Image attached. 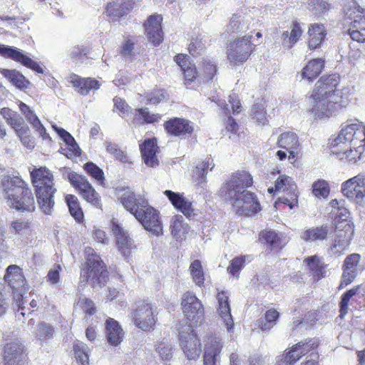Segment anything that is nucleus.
<instances>
[{"label":"nucleus","mask_w":365,"mask_h":365,"mask_svg":"<svg viewBox=\"0 0 365 365\" xmlns=\"http://www.w3.org/2000/svg\"><path fill=\"white\" fill-rule=\"evenodd\" d=\"M275 189L278 192H283L287 195V196L278 198L275 202L276 206L282 204L292 209L298 205L297 185L291 177L280 175L275 180Z\"/></svg>","instance_id":"16"},{"label":"nucleus","mask_w":365,"mask_h":365,"mask_svg":"<svg viewBox=\"0 0 365 365\" xmlns=\"http://www.w3.org/2000/svg\"><path fill=\"white\" fill-rule=\"evenodd\" d=\"M22 345L16 341L6 343L4 349L5 365H21L26 360Z\"/></svg>","instance_id":"34"},{"label":"nucleus","mask_w":365,"mask_h":365,"mask_svg":"<svg viewBox=\"0 0 365 365\" xmlns=\"http://www.w3.org/2000/svg\"><path fill=\"white\" fill-rule=\"evenodd\" d=\"M68 82L78 94L84 96L88 95L91 91L98 90L101 87L100 82L96 78H84L75 73L70 75Z\"/></svg>","instance_id":"32"},{"label":"nucleus","mask_w":365,"mask_h":365,"mask_svg":"<svg viewBox=\"0 0 365 365\" xmlns=\"http://www.w3.org/2000/svg\"><path fill=\"white\" fill-rule=\"evenodd\" d=\"M303 35V29L301 24L294 20L292 21L289 31H284L281 34V43L282 46L285 49L292 48L302 38Z\"/></svg>","instance_id":"39"},{"label":"nucleus","mask_w":365,"mask_h":365,"mask_svg":"<svg viewBox=\"0 0 365 365\" xmlns=\"http://www.w3.org/2000/svg\"><path fill=\"white\" fill-rule=\"evenodd\" d=\"M0 114L5 119L6 123L14 130L22 144L28 148H33L34 141L31 137L30 129L25 123L23 118L9 108H1Z\"/></svg>","instance_id":"11"},{"label":"nucleus","mask_w":365,"mask_h":365,"mask_svg":"<svg viewBox=\"0 0 365 365\" xmlns=\"http://www.w3.org/2000/svg\"><path fill=\"white\" fill-rule=\"evenodd\" d=\"M179 342L185 356L189 360L199 358L202 351L201 343L192 326L179 328Z\"/></svg>","instance_id":"12"},{"label":"nucleus","mask_w":365,"mask_h":365,"mask_svg":"<svg viewBox=\"0 0 365 365\" xmlns=\"http://www.w3.org/2000/svg\"><path fill=\"white\" fill-rule=\"evenodd\" d=\"M251 116L258 125H265L267 122V111L264 107L259 103H255L252 108Z\"/></svg>","instance_id":"62"},{"label":"nucleus","mask_w":365,"mask_h":365,"mask_svg":"<svg viewBox=\"0 0 365 365\" xmlns=\"http://www.w3.org/2000/svg\"><path fill=\"white\" fill-rule=\"evenodd\" d=\"M361 257L358 253H352L346 257L342 264V274L338 289H342L352 283L358 274Z\"/></svg>","instance_id":"23"},{"label":"nucleus","mask_w":365,"mask_h":365,"mask_svg":"<svg viewBox=\"0 0 365 365\" xmlns=\"http://www.w3.org/2000/svg\"><path fill=\"white\" fill-rule=\"evenodd\" d=\"M162 22V15L155 14L150 15L143 24L145 35L155 46L160 45L164 38Z\"/></svg>","instance_id":"29"},{"label":"nucleus","mask_w":365,"mask_h":365,"mask_svg":"<svg viewBox=\"0 0 365 365\" xmlns=\"http://www.w3.org/2000/svg\"><path fill=\"white\" fill-rule=\"evenodd\" d=\"M112 232L115 239V245L118 252L127 261L132 257L133 252L137 249L133 240L123 227L117 222L112 223Z\"/></svg>","instance_id":"21"},{"label":"nucleus","mask_w":365,"mask_h":365,"mask_svg":"<svg viewBox=\"0 0 365 365\" xmlns=\"http://www.w3.org/2000/svg\"><path fill=\"white\" fill-rule=\"evenodd\" d=\"M214 167L213 161L210 158H205L200 164L195 167L194 174L198 180V183H203L205 182L206 175L207 170L210 168L212 170Z\"/></svg>","instance_id":"56"},{"label":"nucleus","mask_w":365,"mask_h":365,"mask_svg":"<svg viewBox=\"0 0 365 365\" xmlns=\"http://www.w3.org/2000/svg\"><path fill=\"white\" fill-rule=\"evenodd\" d=\"M65 202L68 207L71 215L78 222H81L84 220V214L78 198L73 194H67L65 196Z\"/></svg>","instance_id":"49"},{"label":"nucleus","mask_w":365,"mask_h":365,"mask_svg":"<svg viewBox=\"0 0 365 365\" xmlns=\"http://www.w3.org/2000/svg\"><path fill=\"white\" fill-rule=\"evenodd\" d=\"M163 128L169 137L184 139L190 137L195 132L194 123L185 118L173 117L163 123Z\"/></svg>","instance_id":"18"},{"label":"nucleus","mask_w":365,"mask_h":365,"mask_svg":"<svg viewBox=\"0 0 365 365\" xmlns=\"http://www.w3.org/2000/svg\"><path fill=\"white\" fill-rule=\"evenodd\" d=\"M340 81V76L332 73L322 76L316 82L310 96L314 102L311 112L315 118H330L349 106L352 92L349 88L337 91Z\"/></svg>","instance_id":"1"},{"label":"nucleus","mask_w":365,"mask_h":365,"mask_svg":"<svg viewBox=\"0 0 365 365\" xmlns=\"http://www.w3.org/2000/svg\"><path fill=\"white\" fill-rule=\"evenodd\" d=\"M181 310L189 326H197L200 324L205 317V309L201 300L192 291H186L181 297Z\"/></svg>","instance_id":"10"},{"label":"nucleus","mask_w":365,"mask_h":365,"mask_svg":"<svg viewBox=\"0 0 365 365\" xmlns=\"http://www.w3.org/2000/svg\"><path fill=\"white\" fill-rule=\"evenodd\" d=\"M130 316L133 324L143 331H152L158 322L156 308L147 299L136 302Z\"/></svg>","instance_id":"6"},{"label":"nucleus","mask_w":365,"mask_h":365,"mask_svg":"<svg viewBox=\"0 0 365 365\" xmlns=\"http://www.w3.org/2000/svg\"><path fill=\"white\" fill-rule=\"evenodd\" d=\"M329 192V185L326 180L318 179L312 184V193L317 197L327 198Z\"/></svg>","instance_id":"60"},{"label":"nucleus","mask_w":365,"mask_h":365,"mask_svg":"<svg viewBox=\"0 0 365 365\" xmlns=\"http://www.w3.org/2000/svg\"><path fill=\"white\" fill-rule=\"evenodd\" d=\"M248 255H240L232 259L227 267V272L235 278H239L241 271L245 268Z\"/></svg>","instance_id":"54"},{"label":"nucleus","mask_w":365,"mask_h":365,"mask_svg":"<svg viewBox=\"0 0 365 365\" xmlns=\"http://www.w3.org/2000/svg\"><path fill=\"white\" fill-rule=\"evenodd\" d=\"M331 233L329 227L327 224H323L306 228L302 232L300 237L306 242H323L328 239Z\"/></svg>","instance_id":"40"},{"label":"nucleus","mask_w":365,"mask_h":365,"mask_svg":"<svg viewBox=\"0 0 365 365\" xmlns=\"http://www.w3.org/2000/svg\"><path fill=\"white\" fill-rule=\"evenodd\" d=\"M19 108L21 113L25 116L26 120L32 125L36 131L44 138L46 135V130L34 111L22 101H20Z\"/></svg>","instance_id":"47"},{"label":"nucleus","mask_w":365,"mask_h":365,"mask_svg":"<svg viewBox=\"0 0 365 365\" xmlns=\"http://www.w3.org/2000/svg\"><path fill=\"white\" fill-rule=\"evenodd\" d=\"M362 290L363 285L359 284L354 286L341 294L339 302V317L341 319H344L348 314L349 304L352 305L354 303L358 302L360 299L365 301V292H361Z\"/></svg>","instance_id":"30"},{"label":"nucleus","mask_w":365,"mask_h":365,"mask_svg":"<svg viewBox=\"0 0 365 365\" xmlns=\"http://www.w3.org/2000/svg\"><path fill=\"white\" fill-rule=\"evenodd\" d=\"M253 178L251 174L245 170H237L230 175V177L222 185L220 192L225 196H231L242 192L243 190L253 185Z\"/></svg>","instance_id":"15"},{"label":"nucleus","mask_w":365,"mask_h":365,"mask_svg":"<svg viewBox=\"0 0 365 365\" xmlns=\"http://www.w3.org/2000/svg\"><path fill=\"white\" fill-rule=\"evenodd\" d=\"M324 67V61L322 58L310 60L302 70V78L312 82L320 75Z\"/></svg>","instance_id":"44"},{"label":"nucleus","mask_w":365,"mask_h":365,"mask_svg":"<svg viewBox=\"0 0 365 365\" xmlns=\"http://www.w3.org/2000/svg\"><path fill=\"white\" fill-rule=\"evenodd\" d=\"M252 35H245L230 41L227 45L226 56L232 66H242L256 50Z\"/></svg>","instance_id":"7"},{"label":"nucleus","mask_w":365,"mask_h":365,"mask_svg":"<svg viewBox=\"0 0 365 365\" xmlns=\"http://www.w3.org/2000/svg\"><path fill=\"white\" fill-rule=\"evenodd\" d=\"M135 41L133 37L124 40L119 49V54L125 59L134 58Z\"/></svg>","instance_id":"58"},{"label":"nucleus","mask_w":365,"mask_h":365,"mask_svg":"<svg viewBox=\"0 0 365 365\" xmlns=\"http://www.w3.org/2000/svg\"><path fill=\"white\" fill-rule=\"evenodd\" d=\"M358 134H362L364 136V133L359 128V125L358 124H350L341 130L339 132V139L344 138L350 143L353 142L354 136Z\"/></svg>","instance_id":"59"},{"label":"nucleus","mask_w":365,"mask_h":365,"mask_svg":"<svg viewBox=\"0 0 365 365\" xmlns=\"http://www.w3.org/2000/svg\"><path fill=\"white\" fill-rule=\"evenodd\" d=\"M281 314L275 308H269L264 312L262 317L257 322V327L262 331H269L277 324Z\"/></svg>","instance_id":"46"},{"label":"nucleus","mask_w":365,"mask_h":365,"mask_svg":"<svg viewBox=\"0 0 365 365\" xmlns=\"http://www.w3.org/2000/svg\"><path fill=\"white\" fill-rule=\"evenodd\" d=\"M214 167L213 161L210 158H205L200 164L195 167L194 174L198 180V183H203L205 182L206 175L207 170L210 168L212 170Z\"/></svg>","instance_id":"57"},{"label":"nucleus","mask_w":365,"mask_h":365,"mask_svg":"<svg viewBox=\"0 0 365 365\" xmlns=\"http://www.w3.org/2000/svg\"><path fill=\"white\" fill-rule=\"evenodd\" d=\"M142 160L144 163L150 168H154L159 165V160L157 154L160 152V148L158 145V139L155 137L146 138L139 145Z\"/></svg>","instance_id":"31"},{"label":"nucleus","mask_w":365,"mask_h":365,"mask_svg":"<svg viewBox=\"0 0 365 365\" xmlns=\"http://www.w3.org/2000/svg\"><path fill=\"white\" fill-rule=\"evenodd\" d=\"M258 242L269 252L277 253L281 252L287 243L283 233L268 228L259 232Z\"/></svg>","instance_id":"22"},{"label":"nucleus","mask_w":365,"mask_h":365,"mask_svg":"<svg viewBox=\"0 0 365 365\" xmlns=\"http://www.w3.org/2000/svg\"><path fill=\"white\" fill-rule=\"evenodd\" d=\"M56 130L58 134L66 142L68 147L66 155L68 158L80 156L81 149L76 143L74 138L63 128H57Z\"/></svg>","instance_id":"51"},{"label":"nucleus","mask_w":365,"mask_h":365,"mask_svg":"<svg viewBox=\"0 0 365 365\" xmlns=\"http://www.w3.org/2000/svg\"><path fill=\"white\" fill-rule=\"evenodd\" d=\"M343 21L349 26L350 38L358 43H365V9L356 3L345 6Z\"/></svg>","instance_id":"5"},{"label":"nucleus","mask_w":365,"mask_h":365,"mask_svg":"<svg viewBox=\"0 0 365 365\" xmlns=\"http://www.w3.org/2000/svg\"><path fill=\"white\" fill-rule=\"evenodd\" d=\"M364 144H361L356 148H350L342 151L341 150H334V153L337 158L345 163L352 165L359 162L364 152Z\"/></svg>","instance_id":"45"},{"label":"nucleus","mask_w":365,"mask_h":365,"mask_svg":"<svg viewBox=\"0 0 365 365\" xmlns=\"http://www.w3.org/2000/svg\"><path fill=\"white\" fill-rule=\"evenodd\" d=\"M135 6L134 0H113L106 5L104 14L110 21H118L130 14Z\"/></svg>","instance_id":"24"},{"label":"nucleus","mask_w":365,"mask_h":365,"mask_svg":"<svg viewBox=\"0 0 365 365\" xmlns=\"http://www.w3.org/2000/svg\"><path fill=\"white\" fill-rule=\"evenodd\" d=\"M74 356L78 365H88L89 356L85 343L78 341L73 346Z\"/></svg>","instance_id":"55"},{"label":"nucleus","mask_w":365,"mask_h":365,"mask_svg":"<svg viewBox=\"0 0 365 365\" xmlns=\"http://www.w3.org/2000/svg\"><path fill=\"white\" fill-rule=\"evenodd\" d=\"M1 186L7 203L30 188L20 175H4L1 180Z\"/></svg>","instance_id":"19"},{"label":"nucleus","mask_w":365,"mask_h":365,"mask_svg":"<svg viewBox=\"0 0 365 365\" xmlns=\"http://www.w3.org/2000/svg\"><path fill=\"white\" fill-rule=\"evenodd\" d=\"M1 74L6 78L13 85L19 89H26L30 82L19 71L14 69H2Z\"/></svg>","instance_id":"50"},{"label":"nucleus","mask_w":365,"mask_h":365,"mask_svg":"<svg viewBox=\"0 0 365 365\" xmlns=\"http://www.w3.org/2000/svg\"><path fill=\"white\" fill-rule=\"evenodd\" d=\"M228 197L231 201L234 211L240 216L252 217L262 210L257 195L247 190L237 192L235 195Z\"/></svg>","instance_id":"9"},{"label":"nucleus","mask_w":365,"mask_h":365,"mask_svg":"<svg viewBox=\"0 0 365 365\" xmlns=\"http://www.w3.org/2000/svg\"><path fill=\"white\" fill-rule=\"evenodd\" d=\"M5 284L9 287L13 294H16V300L19 309H22L23 295L25 290L26 278L23 269L16 264H11L6 269L4 276Z\"/></svg>","instance_id":"13"},{"label":"nucleus","mask_w":365,"mask_h":365,"mask_svg":"<svg viewBox=\"0 0 365 365\" xmlns=\"http://www.w3.org/2000/svg\"><path fill=\"white\" fill-rule=\"evenodd\" d=\"M163 194L168 197L172 205L186 217L190 218L195 215L192 202L187 200L182 193L166 190Z\"/></svg>","instance_id":"33"},{"label":"nucleus","mask_w":365,"mask_h":365,"mask_svg":"<svg viewBox=\"0 0 365 365\" xmlns=\"http://www.w3.org/2000/svg\"><path fill=\"white\" fill-rule=\"evenodd\" d=\"M30 177L41 211L47 215H51L56 192L53 173L46 167L34 168L30 171Z\"/></svg>","instance_id":"2"},{"label":"nucleus","mask_w":365,"mask_h":365,"mask_svg":"<svg viewBox=\"0 0 365 365\" xmlns=\"http://www.w3.org/2000/svg\"><path fill=\"white\" fill-rule=\"evenodd\" d=\"M67 178L71 186L83 200L97 209H103L101 195L86 176L71 171L68 173Z\"/></svg>","instance_id":"8"},{"label":"nucleus","mask_w":365,"mask_h":365,"mask_svg":"<svg viewBox=\"0 0 365 365\" xmlns=\"http://www.w3.org/2000/svg\"><path fill=\"white\" fill-rule=\"evenodd\" d=\"M218 302L217 312L224 320L229 331L233 329L234 322L230 312L229 297L226 292L220 291L217 294Z\"/></svg>","instance_id":"41"},{"label":"nucleus","mask_w":365,"mask_h":365,"mask_svg":"<svg viewBox=\"0 0 365 365\" xmlns=\"http://www.w3.org/2000/svg\"><path fill=\"white\" fill-rule=\"evenodd\" d=\"M191 278L196 286L202 287L205 284V273L201 261L195 259L189 267Z\"/></svg>","instance_id":"53"},{"label":"nucleus","mask_w":365,"mask_h":365,"mask_svg":"<svg viewBox=\"0 0 365 365\" xmlns=\"http://www.w3.org/2000/svg\"><path fill=\"white\" fill-rule=\"evenodd\" d=\"M83 169L98 185L103 187L106 186L104 172L96 163L91 161L87 162L83 165Z\"/></svg>","instance_id":"52"},{"label":"nucleus","mask_w":365,"mask_h":365,"mask_svg":"<svg viewBox=\"0 0 365 365\" xmlns=\"http://www.w3.org/2000/svg\"><path fill=\"white\" fill-rule=\"evenodd\" d=\"M146 103L157 106L168 98V94L165 89H155L145 96Z\"/></svg>","instance_id":"61"},{"label":"nucleus","mask_w":365,"mask_h":365,"mask_svg":"<svg viewBox=\"0 0 365 365\" xmlns=\"http://www.w3.org/2000/svg\"><path fill=\"white\" fill-rule=\"evenodd\" d=\"M314 281H319L326 276V265L317 255L310 256L304 260Z\"/></svg>","instance_id":"48"},{"label":"nucleus","mask_w":365,"mask_h":365,"mask_svg":"<svg viewBox=\"0 0 365 365\" xmlns=\"http://www.w3.org/2000/svg\"><path fill=\"white\" fill-rule=\"evenodd\" d=\"M277 145L289 153L288 160L294 164L301 158V145L298 135L292 131L282 133L278 138Z\"/></svg>","instance_id":"25"},{"label":"nucleus","mask_w":365,"mask_h":365,"mask_svg":"<svg viewBox=\"0 0 365 365\" xmlns=\"http://www.w3.org/2000/svg\"><path fill=\"white\" fill-rule=\"evenodd\" d=\"M187 50L190 54L193 57H197L205 50V46L202 40L196 38L191 41L188 45Z\"/></svg>","instance_id":"64"},{"label":"nucleus","mask_w":365,"mask_h":365,"mask_svg":"<svg viewBox=\"0 0 365 365\" xmlns=\"http://www.w3.org/2000/svg\"><path fill=\"white\" fill-rule=\"evenodd\" d=\"M144 227V228L156 236L163 234V227L159 218V212L153 207L150 206L148 202L145 207L141 210L135 217Z\"/></svg>","instance_id":"20"},{"label":"nucleus","mask_w":365,"mask_h":365,"mask_svg":"<svg viewBox=\"0 0 365 365\" xmlns=\"http://www.w3.org/2000/svg\"><path fill=\"white\" fill-rule=\"evenodd\" d=\"M217 66L212 60L203 58L199 64L200 83L212 81L217 74Z\"/></svg>","instance_id":"43"},{"label":"nucleus","mask_w":365,"mask_h":365,"mask_svg":"<svg viewBox=\"0 0 365 365\" xmlns=\"http://www.w3.org/2000/svg\"><path fill=\"white\" fill-rule=\"evenodd\" d=\"M174 61L180 68L183 75V83L189 86L197 80L200 81V73L195 63L185 53H178L174 56Z\"/></svg>","instance_id":"28"},{"label":"nucleus","mask_w":365,"mask_h":365,"mask_svg":"<svg viewBox=\"0 0 365 365\" xmlns=\"http://www.w3.org/2000/svg\"><path fill=\"white\" fill-rule=\"evenodd\" d=\"M37 331L38 339L41 340H46L53 337L54 334V329L53 326L46 322H41L38 324Z\"/></svg>","instance_id":"63"},{"label":"nucleus","mask_w":365,"mask_h":365,"mask_svg":"<svg viewBox=\"0 0 365 365\" xmlns=\"http://www.w3.org/2000/svg\"><path fill=\"white\" fill-rule=\"evenodd\" d=\"M105 334L107 342L113 346H118L123 340L125 332L119 322L108 317L105 321Z\"/></svg>","instance_id":"36"},{"label":"nucleus","mask_w":365,"mask_h":365,"mask_svg":"<svg viewBox=\"0 0 365 365\" xmlns=\"http://www.w3.org/2000/svg\"><path fill=\"white\" fill-rule=\"evenodd\" d=\"M341 192L350 201L362 205L365 202V173L358 175L343 182Z\"/></svg>","instance_id":"14"},{"label":"nucleus","mask_w":365,"mask_h":365,"mask_svg":"<svg viewBox=\"0 0 365 365\" xmlns=\"http://www.w3.org/2000/svg\"><path fill=\"white\" fill-rule=\"evenodd\" d=\"M81 278L86 282L90 281L93 287L105 285L109 279L106 264L91 247L85 249V262L81 267Z\"/></svg>","instance_id":"4"},{"label":"nucleus","mask_w":365,"mask_h":365,"mask_svg":"<svg viewBox=\"0 0 365 365\" xmlns=\"http://www.w3.org/2000/svg\"><path fill=\"white\" fill-rule=\"evenodd\" d=\"M339 210L340 214L334 220V228L327 250L328 253L334 257H339L345 254L354 235V225L346 216L349 212L345 208Z\"/></svg>","instance_id":"3"},{"label":"nucleus","mask_w":365,"mask_h":365,"mask_svg":"<svg viewBox=\"0 0 365 365\" xmlns=\"http://www.w3.org/2000/svg\"><path fill=\"white\" fill-rule=\"evenodd\" d=\"M327 35V31L323 24H311L307 31V46L309 50L314 51L321 47Z\"/></svg>","instance_id":"35"},{"label":"nucleus","mask_w":365,"mask_h":365,"mask_svg":"<svg viewBox=\"0 0 365 365\" xmlns=\"http://www.w3.org/2000/svg\"><path fill=\"white\" fill-rule=\"evenodd\" d=\"M0 56L11 58L16 62L21 63L23 66L38 73H43V70L40 65L29 56L21 53L18 48L0 43Z\"/></svg>","instance_id":"26"},{"label":"nucleus","mask_w":365,"mask_h":365,"mask_svg":"<svg viewBox=\"0 0 365 365\" xmlns=\"http://www.w3.org/2000/svg\"><path fill=\"white\" fill-rule=\"evenodd\" d=\"M319 344L320 341L318 338H307L290 347L283 354L281 361H284L285 365H293L302 356L317 351Z\"/></svg>","instance_id":"17"},{"label":"nucleus","mask_w":365,"mask_h":365,"mask_svg":"<svg viewBox=\"0 0 365 365\" xmlns=\"http://www.w3.org/2000/svg\"><path fill=\"white\" fill-rule=\"evenodd\" d=\"M222 349V343L220 338L210 336L205 344L203 364L204 365H216L217 357Z\"/></svg>","instance_id":"38"},{"label":"nucleus","mask_w":365,"mask_h":365,"mask_svg":"<svg viewBox=\"0 0 365 365\" xmlns=\"http://www.w3.org/2000/svg\"><path fill=\"white\" fill-rule=\"evenodd\" d=\"M118 199L123 207L135 217L148 202L144 195H136L130 190H123Z\"/></svg>","instance_id":"27"},{"label":"nucleus","mask_w":365,"mask_h":365,"mask_svg":"<svg viewBox=\"0 0 365 365\" xmlns=\"http://www.w3.org/2000/svg\"><path fill=\"white\" fill-rule=\"evenodd\" d=\"M163 118V115L158 113H153L146 107L135 109L133 121L139 125L158 124Z\"/></svg>","instance_id":"42"},{"label":"nucleus","mask_w":365,"mask_h":365,"mask_svg":"<svg viewBox=\"0 0 365 365\" xmlns=\"http://www.w3.org/2000/svg\"><path fill=\"white\" fill-rule=\"evenodd\" d=\"M8 205L21 212H33L36 210V202L31 188H29L19 197L8 202Z\"/></svg>","instance_id":"37"}]
</instances>
